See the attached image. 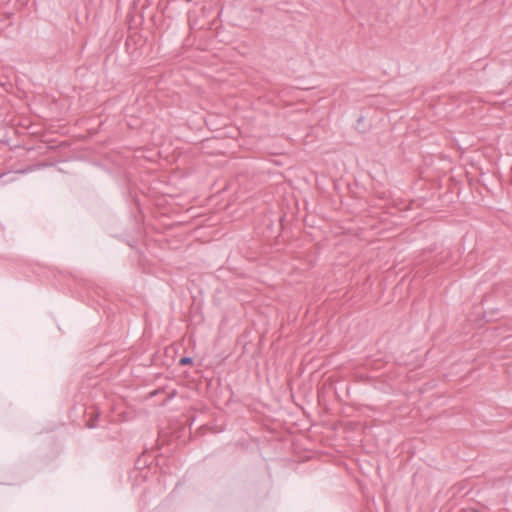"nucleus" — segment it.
<instances>
[{"mask_svg": "<svg viewBox=\"0 0 512 512\" xmlns=\"http://www.w3.org/2000/svg\"><path fill=\"white\" fill-rule=\"evenodd\" d=\"M98 416H99L98 412H93L91 414V419L88 420L87 423H86V427L87 428H94V427H96V420L98 419Z\"/></svg>", "mask_w": 512, "mask_h": 512, "instance_id": "obj_1", "label": "nucleus"}, {"mask_svg": "<svg viewBox=\"0 0 512 512\" xmlns=\"http://www.w3.org/2000/svg\"><path fill=\"white\" fill-rule=\"evenodd\" d=\"M192 363V358L190 357H183L180 359V364L181 365H187V364H190Z\"/></svg>", "mask_w": 512, "mask_h": 512, "instance_id": "obj_2", "label": "nucleus"}]
</instances>
